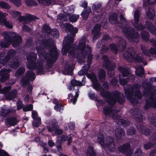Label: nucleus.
Segmentation results:
<instances>
[{"label":"nucleus","mask_w":156,"mask_h":156,"mask_svg":"<svg viewBox=\"0 0 156 156\" xmlns=\"http://www.w3.org/2000/svg\"><path fill=\"white\" fill-rule=\"evenodd\" d=\"M86 48L88 49L87 51L84 50H81V53L82 56L84 58L87 56V55L91 54V47L88 46H87Z\"/></svg>","instance_id":"obj_44"},{"label":"nucleus","mask_w":156,"mask_h":156,"mask_svg":"<svg viewBox=\"0 0 156 156\" xmlns=\"http://www.w3.org/2000/svg\"><path fill=\"white\" fill-rule=\"evenodd\" d=\"M115 133L116 139L118 140L121 139L122 137L125 135L124 130L121 128H117L115 130Z\"/></svg>","instance_id":"obj_24"},{"label":"nucleus","mask_w":156,"mask_h":156,"mask_svg":"<svg viewBox=\"0 0 156 156\" xmlns=\"http://www.w3.org/2000/svg\"><path fill=\"white\" fill-rule=\"evenodd\" d=\"M86 38L83 37L79 41L77 49L80 50H84L85 48Z\"/></svg>","instance_id":"obj_27"},{"label":"nucleus","mask_w":156,"mask_h":156,"mask_svg":"<svg viewBox=\"0 0 156 156\" xmlns=\"http://www.w3.org/2000/svg\"><path fill=\"white\" fill-rule=\"evenodd\" d=\"M67 16L69 17V20L70 22H75L79 18V16L76 14L72 15L71 13H68Z\"/></svg>","instance_id":"obj_41"},{"label":"nucleus","mask_w":156,"mask_h":156,"mask_svg":"<svg viewBox=\"0 0 156 156\" xmlns=\"http://www.w3.org/2000/svg\"><path fill=\"white\" fill-rule=\"evenodd\" d=\"M9 60L6 55L5 56L4 54L0 55V64L2 65V66H4L5 65Z\"/></svg>","instance_id":"obj_34"},{"label":"nucleus","mask_w":156,"mask_h":156,"mask_svg":"<svg viewBox=\"0 0 156 156\" xmlns=\"http://www.w3.org/2000/svg\"><path fill=\"white\" fill-rule=\"evenodd\" d=\"M17 93L16 90L15 89L12 90L5 95V98L8 100H11L16 98Z\"/></svg>","instance_id":"obj_25"},{"label":"nucleus","mask_w":156,"mask_h":156,"mask_svg":"<svg viewBox=\"0 0 156 156\" xmlns=\"http://www.w3.org/2000/svg\"><path fill=\"white\" fill-rule=\"evenodd\" d=\"M43 65L41 62L36 63L35 62L32 66L29 67L28 68L30 70H34L36 68H43Z\"/></svg>","instance_id":"obj_43"},{"label":"nucleus","mask_w":156,"mask_h":156,"mask_svg":"<svg viewBox=\"0 0 156 156\" xmlns=\"http://www.w3.org/2000/svg\"><path fill=\"white\" fill-rule=\"evenodd\" d=\"M64 48L66 49L65 51H66V53H64L63 48L62 49L61 52L63 55H66L67 53L68 52L69 54L72 57H74L75 55V51L77 48V47L76 44H72L69 45V47L67 46Z\"/></svg>","instance_id":"obj_12"},{"label":"nucleus","mask_w":156,"mask_h":156,"mask_svg":"<svg viewBox=\"0 0 156 156\" xmlns=\"http://www.w3.org/2000/svg\"><path fill=\"white\" fill-rule=\"evenodd\" d=\"M134 16V19L132 21V24L133 26L139 30L144 29V27L141 24H137L140 16V11L139 9H136L135 11Z\"/></svg>","instance_id":"obj_10"},{"label":"nucleus","mask_w":156,"mask_h":156,"mask_svg":"<svg viewBox=\"0 0 156 156\" xmlns=\"http://www.w3.org/2000/svg\"><path fill=\"white\" fill-rule=\"evenodd\" d=\"M101 5L99 3L96 5H94L92 6V9L93 10H96L98 13L102 11L101 8Z\"/></svg>","instance_id":"obj_57"},{"label":"nucleus","mask_w":156,"mask_h":156,"mask_svg":"<svg viewBox=\"0 0 156 156\" xmlns=\"http://www.w3.org/2000/svg\"><path fill=\"white\" fill-rule=\"evenodd\" d=\"M66 28L73 37L76 36L77 33L78 29L76 27L74 28L73 25L70 23H67L66 25Z\"/></svg>","instance_id":"obj_20"},{"label":"nucleus","mask_w":156,"mask_h":156,"mask_svg":"<svg viewBox=\"0 0 156 156\" xmlns=\"http://www.w3.org/2000/svg\"><path fill=\"white\" fill-rule=\"evenodd\" d=\"M10 37L11 38L12 46L14 48L19 47L22 42V38L20 35H15L13 37L10 35Z\"/></svg>","instance_id":"obj_14"},{"label":"nucleus","mask_w":156,"mask_h":156,"mask_svg":"<svg viewBox=\"0 0 156 156\" xmlns=\"http://www.w3.org/2000/svg\"><path fill=\"white\" fill-rule=\"evenodd\" d=\"M141 36L145 41H147L149 38V33L148 32L145 31H142L141 33Z\"/></svg>","instance_id":"obj_64"},{"label":"nucleus","mask_w":156,"mask_h":156,"mask_svg":"<svg viewBox=\"0 0 156 156\" xmlns=\"http://www.w3.org/2000/svg\"><path fill=\"white\" fill-rule=\"evenodd\" d=\"M11 70L9 69H2L0 70V82L4 83L9 80L10 75L9 73L11 72Z\"/></svg>","instance_id":"obj_11"},{"label":"nucleus","mask_w":156,"mask_h":156,"mask_svg":"<svg viewBox=\"0 0 156 156\" xmlns=\"http://www.w3.org/2000/svg\"><path fill=\"white\" fill-rule=\"evenodd\" d=\"M70 98H71L69 101V102H72L73 105H75L76 103L77 99L76 98L74 97L72 93L69 94L68 95L67 99H69Z\"/></svg>","instance_id":"obj_54"},{"label":"nucleus","mask_w":156,"mask_h":156,"mask_svg":"<svg viewBox=\"0 0 156 156\" xmlns=\"http://www.w3.org/2000/svg\"><path fill=\"white\" fill-rule=\"evenodd\" d=\"M14 32H10L9 33L4 32L2 33V35L4 37L3 41H1L0 43V46L3 48H7L11 44V38L10 37V35H12Z\"/></svg>","instance_id":"obj_6"},{"label":"nucleus","mask_w":156,"mask_h":156,"mask_svg":"<svg viewBox=\"0 0 156 156\" xmlns=\"http://www.w3.org/2000/svg\"><path fill=\"white\" fill-rule=\"evenodd\" d=\"M152 90V88L149 87H148L147 89L146 88L144 95L145 97L148 96L150 97L149 99L146 101V106L153 107L156 108V98L153 96V93L151 92Z\"/></svg>","instance_id":"obj_2"},{"label":"nucleus","mask_w":156,"mask_h":156,"mask_svg":"<svg viewBox=\"0 0 156 156\" xmlns=\"http://www.w3.org/2000/svg\"><path fill=\"white\" fill-rule=\"evenodd\" d=\"M86 76L87 77H88L92 80V83L98 80L97 77L94 73H93L92 74H90L87 73L86 74Z\"/></svg>","instance_id":"obj_61"},{"label":"nucleus","mask_w":156,"mask_h":156,"mask_svg":"<svg viewBox=\"0 0 156 156\" xmlns=\"http://www.w3.org/2000/svg\"><path fill=\"white\" fill-rule=\"evenodd\" d=\"M143 53L145 55H148L150 57L152 54L156 55V49L152 48H151L150 50H147L146 47L144 45H141V46Z\"/></svg>","instance_id":"obj_19"},{"label":"nucleus","mask_w":156,"mask_h":156,"mask_svg":"<svg viewBox=\"0 0 156 156\" xmlns=\"http://www.w3.org/2000/svg\"><path fill=\"white\" fill-rule=\"evenodd\" d=\"M138 128L141 133L146 136L148 135L150 133V129L143 124H141L139 126H138Z\"/></svg>","instance_id":"obj_22"},{"label":"nucleus","mask_w":156,"mask_h":156,"mask_svg":"<svg viewBox=\"0 0 156 156\" xmlns=\"http://www.w3.org/2000/svg\"><path fill=\"white\" fill-rule=\"evenodd\" d=\"M71 86L73 87L76 86H81L83 85L82 83L76 79H72L70 82Z\"/></svg>","instance_id":"obj_55"},{"label":"nucleus","mask_w":156,"mask_h":156,"mask_svg":"<svg viewBox=\"0 0 156 156\" xmlns=\"http://www.w3.org/2000/svg\"><path fill=\"white\" fill-rule=\"evenodd\" d=\"M151 5L149 7L147 6V8H145L146 9H147L148 11H146V13L147 17L150 19H153L155 15V11L152 8H150Z\"/></svg>","instance_id":"obj_28"},{"label":"nucleus","mask_w":156,"mask_h":156,"mask_svg":"<svg viewBox=\"0 0 156 156\" xmlns=\"http://www.w3.org/2000/svg\"><path fill=\"white\" fill-rule=\"evenodd\" d=\"M10 67L13 69H16L20 65L18 59H14L11 61L9 62Z\"/></svg>","instance_id":"obj_32"},{"label":"nucleus","mask_w":156,"mask_h":156,"mask_svg":"<svg viewBox=\"0 0 156 156\" xmlns=\"http://www.w3.org/2000/svg\"><path fill=\"white\" fill-rule=\"evenodd\" d=\"M41 42L43 45L45 46H48L51 44V39L44 38L42 40Z\"/></svg>","instance_id":"obj_63"},{"label":"nucleus","mask_w":156,"mask_h":156,"mask_svg":"<svg viewBox=\"0 0 156 156\" xmlns=\"http://www.w3.org/2000/svg\"><path fill=\"white\" fill-rule=\"evenodd\" d=\"M135 53L132 48H129L127 51V61L131 62L135 59L138 62H140L143 60V58L141 55H137L135 58Z\"/></svg>","instance_id":"obj_7"},{"label":"nucleus","mask_w":156,"mask_h":156,"mask_svg":"<svg viewBox=\"0 0 156 156\" xmlns=\"http://www.w3.org/2000/svg\"><path fill=\"white\" fill-rule=\"evenodd\" d=\"M50 34H51L54 38H58L59 37V33L58 30L56 28L52 29L51 33Z\"/></svg>","instance_id":"obj_59"},{"label":"nucleus","mask_w":156,"mask_h":156,"mask_svg":"<svg viewBox=\"0 0 156 156\" xmlns=\"http://www.w3.org/2000/svg\"><path fill=\"white\" fill-rule=\"evenodd\" d=\"M139 34L136 32L133 29L129 28L127 30V39L130 41L138 42L139 41Z\"/></svg>","instance_id":"obj_5"},{"label":"nucleus","mask_w":156,"mask_h":156,"mask_svg":"<svg viewBox=\"0 0 156 156\" xmlns=\"http://www.w3.org/2000/svg\"><path fill=\"white\" fill-rule=\"evenodd\" d=\"M11 88L12 87L11 86L4 87L2 89L1 93L6 95L9 92V91L11 90Z\"/></svg>","instance_id":"obj_62"},{"label":"nucleus","mask_w":156,"mask_h":156,"mask_svg":"<svg viewBox=\"0 0 156 156\" xmlns=\"http://www.w3.org/2000/svg\"><path fill=\"white\" fill-rule=\"evenodd\" d=\"M98 141L99 144L103 147H105V142L104 140V136L102 133H100L98 135Z\"/></svg>","instance_id":"obj_42"},{"label":"nucleus","mask_w":156,"mask_h":156,"mask_svg":"<svg viewBox=\"0 0 156 156\" xmlns=\"http://www.w3.org/2000/svg\"><path fill=\"white\" fill-rule=\"evenodd\" d=\"M48 55L49 58L46 59V65L48 68H51L58 59V53L57 51V48L55 45H53L49 51Z\"/></svg>","instance_id":"obj_1"},{"label":"nucleus","mask_w":156,"mask_h":156,"mask_svg":"<svg viewBox=\"0 0 156 156\" xmlns=\"http://www.w3.org/2000/svg\"><path fill=\"white\" fill-rule=\"evenodd\" d=\"M118 150L120 153L125 154V156H127V143L118 147Z\"/></svg>","instance_id":"obj_40"},{"label":"nucleus","mask_w":156,"mask_h":156,"mask_svg":"<svg viewBox=\"0 0 156 156\" xmlns=\"http://www.w3.org/2000/svg\"><path fill=\"white\" fill-rule=\"evenodd\" d=\"M91 12L90 8H86L84 10L82 11L81 13V16L83 19L87 20L88 18L89 15Z\"/></svg>","instance_id":"obj_36"},{"label":"nucleus","mask_w":156,"mask_h":156,"mask_svg":"<svg viewBox=\"0 0 156 156\" xmlns=\"http://www.w3.org/2000/svg\"><path fill=\"white\" fill-rule=\"evenodd\" d=\"M27 21L30 22L34 21L36 20H39V19L38 17L29 13H27Z\"/></svg>","instance_id":"obj_48"},{"label":"nucleus","mask_w":156,"mask_h":156,"mask_svg":"<svg viewBox=\"0 0 156 156\" xmlns=\"http://www.w3.org/2000/svg\"><path fill=\"white\" fill-rule=\"evenodd\" d=\"M139 86L137 84H136L132 87L131 88V91L129 94H128V91H127V99L128 98L132 97L133 98V95H134L137 97L138 98H140L142 97L141 93L140 91L139 90Z\"/></svg>","instance_id":"obj_8"},{"label":"nucleus","mask_w":156,"mask_h":156,"mask_svg":"<svg viewBox=\"0 0 156 156\" xmlns=\"http://www.w3.org/2000/svg\"><path fill=\"white\" fill-rule=\"evenodd\" d=\"M25 75L26 76L25 77L32 81L35 80L36 77L35 73L32 71H27L26 72Z\"/></svg>","instance_id":"obj_39"},{"label":"nucleus","mask_w":156,"mask_h":156,"mask_svg":"<svg viewBox=\"0 0 156 156\" xmlns=\"http://www.w3.org/2000/svg\"><path fill=\"white\" fill-rule=\"evenodd\" d=\"M98 77L101 82H104L106 79V73L104 69H101L98 73Z\"/></svg>","instance_id":"obj_29"},{"label":"nucleus","mask_w":156,"mask_h":156,"mask_svg":"<svg viewBox=\"0 0 156 156\" xmlns=\"http://www.w3.org/2000/svg\"><path fill=\"white\" fill-rule=\"evenodd\" d=\"M93 55L91 54H88L87 58V67L89 69L92 63Z\"/></svg>","instance_id":"obj_53"},{"label":"nucleus","mask_w":156,"mask_h":156,"mask_svg":"<svg viewBox=\"0 0 156 156\" xmlns=\"http://www.w3.org/2000/svg\"><path fill=\"white\" fill-rule=\"evenodd\" d=\"M101 26L100 24H96L91 30V34L93 35L92 41L95 42L99 38L101 35L100 32Z\"/></svg>","instance_id":"obj_9"},{"label":"nucleus","mask_w":156,"mask_h":156,"mask_svg":"<svg viewBox=\"0 0 156 156\" xmlns=\"http://www.w3.org/2000/svg\"><path fill=\"white\" fill-rule=\"evenodd\" d=\"M100 95L102 97L106 98V102L108 104V100L112 98V93L108 91H105L104 90L100 92Z\"/></svg>","instance_id":"obj_26"},{"label":"nucleus","mask_w":156,"mask_h":156,"mask_svg":"<svg viewBox=\"0 0 156 156\" xmlns=\"http://www.w3.org/2000/svg\"><path fill=\"white\" fill-rule=\"evenodd\" d=\"M87 156H96V153L93 146H88L87 149Z\"/></svg>","instance_id":"obj_35"},{"label":"nucleus","mask_w":156,"mask_h":156,"mask_svg":"<svg viewBox=\"0 0 156 156\" xmlns=\"http://www.w3.org/2000/svg\"><path fill=\"white\" fill-rule=\"evenodd\" d=\"M42 28L43 32L48 34L51 33L52 30L48 25L45 24L43 25Z\"/></svg>","instance_id":"obj_52"},{"label":"nucleus","mask_w":156,"mask_h":156,"mask_svg":"<svg viewBox=\"0 0 156 156\" xmlns=\"http://www.w3.org/2000/svg\"><path fill=\"white\" fill-rule=\"evenodd\" d=\"M13 110L12 109L2 108L1 111L0 112V121L3 122L5 117L11 113H12Z\"/></svg>","instance_id":"obj_16"},{"label":"nucleus","mask_w":156,"mask_h":156,"mask_svg":"<svg viewBox=\"0 0 156 156\" xmlns=\"http://www.w3.org/2000/svg\"><path fill=\"white\" fill-rule=\"evenodd\" d=\"M0 7L3 9H9L10 6L7 3L2 1H0Z\"/></svg>","instance_id":"obj_60"},{"label":"nucleus","mask_w":156,"mask_h":156,"mask_svg":"<svg viewBox=\"0 0 156 156\" xmlns=\"http://www.w3.org/2000/svg\"><path fill=\"white\" fill-rule=\"evenodd\" d=\"M30 80L29 79L27 78L26 77H24L22 78L20 80L22 86L23 87H25L30 84Z\"/></svg>","instance_id":"obj_45"},{"label":"nucleus","mask_w":156,"mask_h":156,"mask_svg":"<svg viewBox=\"0 0 156 156\" xmlns=\"http://www.w3.org/2000/svg\"><path fill=\"white\" fill-rule=\"evenodd\" d=\"M135 73L138 76H141L144 74V69L141 66H139L136 69Z\"/></svg>","instance_id":"obj_51"},{"label":"nucleus","mask_w":156,"mask_h":156,"mask_svg":"<svg viewBox=\"0 0 156 156\" xmlns=\"http://www.w3.org/2000/svg\"><path fill=\"white\" fill-rule=\"evenodd\" d=\"M145 25V27L149 31L156 35V28L152 23L149 21H147Z\"/></svg>","instance_id":"obj_23"},{"label":"nucleus","mask_w":156,"mask_h":156,"mask_svg":"<svg viewBox=\"0 0 156 156\" xmlns=\"http://www.w3.org/2000/svg\"><path fill=\"white\" fill-rule=\"evenodd\" d=\"M109 106H105L103 111L104 114L107 116L109 115L112 112V108L114 106L109 105Z\"/></svg>","instance_id":"obj_38"},{"label":"nucleus","mask_w":156,"mask_h":156,"mask_svg":"<svg viewBox=\"0 0 156 156\" xmlns=\"http://www.w3.org/2000/svg\"><path fill=\"white\" fill-rule=\"evenodd\" d=\"M37 58V55L33 52L27 57V60L28 63V68L29 66H32L35 62Z\"/></svg>","instance_id":"obj_18"},{"label":"nucleus","mask_w":156,"mask_h":156,"mask_svg":"<svg viewBox=\"0 0 156 156\" xmlns=\"http://www.w3.org/2000/svg\"><path fill=\"white\" fill-rule=\"evenodd\" d=\"M156 1V0H144V8H147V6L149 7V5L154 4Z\"/></svg>","instance_id":"obj_46"},{"label":"nucleus","mask_w":156,"mask_h":156,"mask_svg":"<svg viewBox=\"0 0 156 156\" xmlns=\"http://www.w3.org/2000/svg\"><path fill=\"white\" fill-rule=\"evenodd\" d=\"M36 49L39 57H44L46 55V52L42 46H37Z\"/></svg>","instance_id":"obj_37"},{"label":"nucleus","mask_w":156,"mask_h":156,"mask_svg":"<svg viewBox=\"0 0 156 156\" xmlns=\"http://www.w3.org/2000/svg\"><path fill=\"white\" fill-rule=\"evenodd\" d=\"M120 96V93L117 90L115 91L112 93V98L108 100L109 105L114 106L117 102L118 103L122 104L124 102L123 96Z\"/></svg>","instance_id":"obj_3"},{"label":"nucleus","mask_w":156,"mask_h":156,"mask_svg":"<svg viewBox=\"0 0 156 156\" xmlns=\"http://www.w3.org/2000/svg\"><path fill=\"white\" fill-rule=\"evenodd\" d=\"M130 113L132 116L139 119V121L142 119V112L138 108L133 109L130 111Z\"/></svg>","instance_id":"obj_17"},{"label":"nucleus","mask_w":156,"mask_h":156,"mask_svg":"<svg viewBox=\"0 0 156 156\" xmlns=\"http://www.w3.org/2000/svg\"><path fill=\"white\" fill-rule=\"evenodd\" d=\"M83 69L78 72V74L80 76H84L87 73L89 69L87 67L86 64L84 65L82 67Z\"/></svg>","instance_id":"obj_50"},{"label":"nucleus","mask_w":156,"mask_h":156,"mask_svg":"<svg viewBox=\"0 0 156 156\" xmlns=\"http://www.w3.org/2000/svg\"><path fill=\"white\" fill-rule=\"evenodd\" d=\"M16 50L13 49H9L7 51L6 55L10 60L15 58L16 56Z\"/></svg>","instance_id":"obj_33"},{"label":"nucleus","mask_w":156,"mask_h":156,"mask_svg":"<svg viewBox=\"0 0 156 156\" xmlns=\"http://www.w3.org/2000/svg\"><path fill=\"white\" fill-rule=\"evenodd\" d=\"M51 126L47 127L48 131L51 133H52L54 130L59 127L58 122L55 119H53L51 120Z\"/></svg>","instance_id":"obj_21"},{"label":"nucleus","mask_w":156,"mask_h":156,"mask_svg":"<svg viewBox=\"0 0 156 156\" xmlns=\"http://www.w3.org/2000/svg\"><path fill=\"white\" fill-rule=\"evenodd\" d=\"M118 15L116 13H112V14H110L108 17L109 22L112 23L113 21H114V24H119V22L117 20Z\"/></svg>","instance_id":"obj_30"},{"label":"nucleus","mask_w":156,"mask_h":156,"mask_svg":"<svg viewBox=\"0 0 156 156\" xmlns=\"http://www.w3.org/2000/svg\"><path fill=\"white\" fill-rule=\"evenodd\" d=\"M72 136L71 134L68 135V136L62 135L61 137V140L64 141H68L67 144L69 145L72 142Z\"/></svg>","instance_id":"obj_31"},{"label":"nucleus","mask_w":156,"mask_h":156,"mask_svg":"<svg viewBox=\"0 0 156 156\" xmlns=\"http://www.w3.org/2000/svg\"><path fill=\"white\" fill-rule=\"evenodd\" d=\"M106 146L109 152H112L114 151L115 145L113 143L109 142L106 144Z\"/></svg>","instance_id":"obj_58"},{"label":"nucleus","mask_w":156,"mask_h":156,"mask_svg":"<svg viewBox=\"0 0 156 156\" xmlns=\"http://www.w3.org/2000/svg\"><path fill=\"white\" fill-rule=\"evenodd\" d=\"M5 123L8 126H11L16 125L19 122L15 116L8 117L5 120Z\"/></svg>","instance_id":"obj_15"},{"label":"nucleus","mask_w":156,"mask_h":156,"mask_svg":"<svg viewBox=\"0 0 156 156\" xmlns=\"http://www.w3.org/2000/svg\"><path fill=\"white\" fill-rule=\"evenodd\" d=\"M103 61V66L106 70L108 71H113L116 66V64L114 62H112L108 57L106 55H104L101 57Z\"/></svg>","instance_id":"obj_4"},{"label":"nucleus","mask_w":156,"mask_h":156,"mask_svg":"<svg viewBox=\"0 0 156 156\" xmlns=\"http://www.w3.org/2000/svg\"><path fill=\"white\" fill-rule=\"evenodd\" d=\"M25 3L28 7L37 6V4L34 0H25Z\"/></svg>","instance_id":"obj_47"},{"label":"nucleus","mask_w":156,"mask_h":156,"mask_svg":"<svg viewBox=\"0 0 156 156\" xmlns=\"http://www.w3.org/2000/svg\"><path fill=\"white\" fill-rule=\"evenodd\" d=\"M109 47L112 51H114L115 54H116L118 52V49L117 45L115 43L110 44Z\"/></svg>","instance_id":"obj_49"},{"label":"nucleus","mask_w":156,"mask_h":156,"mask_svg":"<svg viewBox=\"0 0 156 156\" xmlns=\"http://www.w3.org/2000/svg\"><path fill=\"white\" fill-rule=\"evenodd\" d=\"M37 2L42 5L49 6L51 3V0H37Z\"/></svg>","instance_id":"obj_56"},{"label":"nucleus","mask_w":156,"mask_h":156,"mask_svg":"<svg viewBox=\"0 0 156 156\" xmlns=\"http://www.w3.org/2000/svg\"><path fill=\"white\" fill-rule=\"evenodd\" d=\"M75 36H73L71 34H68L66 37H65L63 40V44L62 49L63 48L64 53H66L65 47H69L70 44H71L74 41V37Z\"/></svg>","instance_id":"obj_13"}]
</instances>
